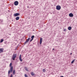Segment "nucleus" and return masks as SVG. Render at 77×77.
I'll list each match as a JSON object with an SVG mask.
<instances>
[{
  "instance_id": "f257e3e1",
  "label": "nucleus",
  "mask_w": 77,
  "mask_h": 77,
  "mask_svg": "<svg viewBox=\"0 0 77 77\" xmlns=\"http://www.w3.org/2000/svg\"><path fill=\"white\" fill-rule=\"evenodd\" d=\"M17 54H13L12 59L13 60H15V58L17 57Z\"/></svg>"
},
{
  "instance_id": "f03ea898",
  "label": "nucleus",
  "mask_w": 77,
  "mask_h": 77,
  "mask_svg": "<svg viewBox=\"0 0 77 77\" xmlns=\"http://www.w3.org/2000/svg\"><path fill=\"white\" fill-rule=\"evenodd\" d=\"M56 9L57 10L59 11V10H60L61 9V7H60V5H57L56 7Z\"/></svg>"
},
{
  "instance_id": "7ed1b4c3",
  "label": "nucleus",
  "mask_w": 77,
  "mask_h": 77,
  "mask_svg": "<svg viewBox=\"0 0 77 77\" xmlns=\"http://www.w3.org/2000/svg\"><path fill=\"white\" fill-rule=\"evenodd\" d=\"M13 71V68H11L10 69V70H9L8 72V75L10 74V72H12Z\"/></svg>"
},
{
  "instance_id": "20e7f679",
  "label": "nucleus",
  "mask_w": 77,
  "mask_h": 77,
  "mask_svg": "<svg viewBox=\"0 0 77 77\" xmlns=\"http://www.w3.org/2000/svg\"><path fill=\"white\" fill-rule=\"evenodd\" d=\"M30 38H29L28 39H26V42L24 43V45H26L27 43L28 42H29V40H30Z\"/></svg>"
},
{
  "instance_id": "39448f33",
  "label": "nucleus",
  "mask_w": 77,
  "mask_h": 77,
  "mask_svg": "<svg viewBox=\"0 0 77 77\" xmlns=\"http://www.w3.org/2000/svg\"><path fill=\"white\" fill-rule=\"evenodd\" d=\"M14 5L15 6H17L18 5V2L17 1H16L14 2Z\"/></svg>"
},
{
  "instance_id": "423d86ee",
  "label": "nucleus",
  "mask_w": 77,
  "mask_h": 77,
  "mask_svg": "<svg viewBox=\"0 0 77 77\" xmlns=\"http://www.w3.org/2000/svg\"><path fill=\"white\" fill-rule=\"evenodd\" d=\"M69 16L70 17H73L74 16V14L72 13H70L69 14Z\"/></svg>"
},
{
  "instance_id": "0eeeda50",
  "label": "nucleus",
  "mask_w": 77,
  "mask_h": 77,
  "mask_svg": "<svg viewBox=\"0 0 77 77\" xmlns=\"http://www.w3.org/2000/svg\"><path fill=\"white\" fill-rule=\"evenodd\" d=\"M14 17H17V16H19V15H20V13H16L14 14Z\"/></svg>"
},
{
  "instance_id": "6e6552de",
  "label": "nucleus",
  "mask_w": 77,
  "mask_h": 77,
  "mask_svg": "<svg viewBox=\"0 0 77 77\" xmlns=\"http://www.w3.org/2000/svg\"><path fill=\"white\" fill-rule=\"evenodd\" d=\"M42 42V38H41L40 40V44H41Z\"/></svg>"
},
{
  "instance_id": "1a4fd4ad",
  "label": "nucleus",
  "mask_w": 77,
  "mask_h": 77,
  "mask_svg": "<svg viewBox=\"0 0 77 77\" xmlns=\"http://www.w3.org/2000/svg\"><path fill=\"white\" fill-rule=\"evenodd\" d=\"M4 49L3 48H0V53H2V52H3V50Z\"/></svg>"
},
{
  "instance_id": "9d476101",
  "label": "nucleus",
  "mask_w": 77,
  "mask_h": 77,
  "mask_svg": "<svg viewBox=\"0 0 77 77\" xmlns=\"http://www.w3.org/2000/svg\"><path fill=\"white\" fill-rule=\"evenodd\" d=\"M19 60L20 62H22L23 61V60L21 59V55H20L19 56Z\"/></svg>"
},
{
  "instance_id": "9b49d317",
  "label": "nucleus",
  "mask_w": 77,
  "mask_h": 77,
  "mask_svg": "<svg viewBox=\"0 0 77 77\" xmlns=\"http://www.w3.org/2000/svg\"><path fill=\"white\" fill-rule=\"evenodd\" d=\"M72 29V27L71 26H69L68 28V29L69 30H71Z\"/></svg>"
},
{
  "instance_id": "f8f14e48",
  "label": "nucleus",
  "mask_w": 77,
  "mask_h": 77,
  "mask_svg": "<svg viewBox=\"0 0 77 77\" xmlns=\"http://www.w3.org/2000/svg\"><path fill=\"white\" fill-rule=\"evenodd\" d=\"M20 19V17H17L16 18V20H18Z\"/></svg>"
},
{
  "instance_id": "ddd939ff",
  "label": "nucleus",
  "mask_w": 77,
  "mask_h": 77,
  "mask_svg": "<svg viewBox=\"0 0 77 77\" xmlns=\"http://www.w3.org/2000/svg\"><path fill=\"white\" fill-rule=\"evenodd\" d=\"M31 75H32V76L35 75V74L33 72H31Z\"/></svg>"
},
{
  "instance_id": "4468645a",
  "label": "nucleus",
  "mask_w": 77,
  "mask_h": 77,
  "mask_svg": "<svg viewBox=\"0 0 77 77\" xmlns=\"http://www.w3.org/2000/svg\"><path fill=\"white\" fill-rule=\"evenodd\" d=\"M13 74H14V75H15V70H13Z\"/></svg>"
},
{
  "instance_id": "2eb2a0df",
  "label": "nucleus",
  "mask_w": 77,
  "mask_h": 77,
  "mask_svg": "<svg viewBox=\"0 0 77 77\" xmlns=\"http://www.w3.org/2000/svg\"><path fill=\"white\" fill-rule=\"evenodd\" d=\"M10 68H13V67L12 66V63H11L10 64Z\"/></svg>"
},
{
  "instance_id": "dca6fc26",
  "label": "nucleus",
  "mask_w": 77,
  "mask_h": 77,
  "mask_svg": "<svg viewBox=\"0 0 77 77\" xmlns=\"http://www.w3.org/2000/svg\"><path fill=\"white\" fill-rule=\"evenodd\" d=\"M25 69L26 71H29V69H28L27 68H25Z\"/></svg>"
},
{
  "instance_id": "f3484780",
  "label": "nucleus",
  "mask_w": 77,
  "mask_h": 77,
  "mask_svg": "<svg viewBox=\"0 0 77 77\" xmlns=\"http://www.w3.org/2000/svg\"><path fill=\"white\" fill-rule=\"evenodd\" d=\"M35 38V36L34 35H32L31 36V38L32 39H33V38Z\"/></svg>"
},
{
  "instance_id": "a211bd4d",
  "label": "nucleus",
  "mask_w": 77,
  "mask_h": 77,
  "mask_svg": "<svg viewBox=\"0 0 77 77\" xmlns=\"http://www.w3.org/2000/svg\"><path fill=\"white\" fill-rule=\"evenodd\" d=\"M75 59H74V60H73L72 62H71V63H74V61H75Z\"/></svg>"
},
{
  "instance_id": "6ab92c4d",
  "label": "nucleus",
  "mask_w": 77,
  "mask_h": 77,
  "mask_svg": "<svg viewBox=\"0 0 77 77\" xmlns=\"http://www.w3.org/2000/svg\"><path fill=\"white\" fill-rule=\"evenodd\" d=\"M3 41H4V40H3V39H1L0 42H3Z\"/></svg>"
},
{
  "instance_id": "aec40b11",
  "label": "nucleus",
  "mask_w": 77,
  "mask_h": 77,
  "mask_svg": "<svg viewBox=\"0 0 77 77\" xmlns=\"http://www.w3.org/2000/svg\"><path fill=\"white\" fill-rule=\"evenodd\" d=\"M46 71V70H45V69H44L43 70V72H45Z\"/></svg>"
},
{
  "instance_id": "412c9836",
  "label": "nucleus",
  "mask_w": 77,
  "mask_h": 77,
  "mask_svg": "<svg viewBox=\"0 0 77 77\" xmlns=\"http://www.w3.org/2000/svg\"><path fill=\"white\" fill-rule=\"evenodd\" d=\"M25 77H29L27 75H26V74H25Z\"/></svg>"
},
{
  "instance_id": "4be33fe9",
  "label": "nucleus",
  "mask_w": 77,
  "mask_h": 77,
  "mask_svg": "<svg viewBox=\"0 0 77 77\" xmlns=\"http://www.w3.org/2000/svg\"><path fill=\"white\" fill-rule=\"evenodd\" d=\"M33 39H32H32L31 40H30V42H32V41H33Z\"/></svg>"
},
{
  "instance_id": "5701e85b",
  "label": "nucleus",
  "mask_w": 77,
  "mask_h": 77,
  "mask_svg": "<svg viewBox=\"0 0 77 77\" xmlns=\"http://www.w3.org/2000/svg\"><path fill=\"white\" fill-rule=\"evenodd\" d=\"M12 74H11V76L10 77H13V76H12Z\"/></svg>"
},
{
  "instance_id": "b1692460",
  "label": "nucleus",
  "mask_w": 77,
  "mask_h": 77,
  "mask_svg": "<svg viewBox=\"0 0 77 77\" xmlns=\"http://www.w3.org/2000/svg\"><path fill=\"white\" fill-rule=\"evenodd\" d=\"M66 31V29H64V31Z\"/></svg>"
},
{
  "instance_id": "393cba45",
  "label": "nucleus",
  "mask_w": 77,
  "mask_h": 77,
  "mask_svg": "<svg viewBox=\"0 0 77 77\" xmlns=\"http://www.w3.org/2000/svg\"><path fill=\"white\" fill-rule=\"evenodd\" d=\"M53 50H54V48L53 49Z\"/></svg>"
},
{
  "instance_id": "a878e982",
  "label": "nucleus",
  "mask_w": 77,
  "mask_h": 77,
  "mask_svg": "<svg viewBox=\"0 0 77 77\" xmlns=\"http://www.w3.org/2000/svg\"><path fill=\"white\" fill-rule=\"evenodd\" d=\"M72 55V53H70V55Z\"/></svg>"
},
{
  "instance_id": "bb28decb",
  "label": "nucleus",
  "mask_w": 77,
  "mask_h": 77,
  "mask_svg": "<svg viewBox=\"0 0 77 77\" xmlns=\"http://www.w3.org/2000/svg\"><path fill=\"white\" fill-rule=\"evenodd\" d=\"M27 7L28 8H29V6H27Z\"/></svg>"
},
{
  "instance_id": "cd10ccee",
  "label": "nucleus",
  "mask_w": 77,
  "mask_h": 77,
  "mask_svg": "<svg viewBox=\"0 0 77 77\" xmlns=\"http://www.w3.org/2000/svg\"><path fill=\"white\" fill-rule=\"evenodd\" d=\"M58 23H59V22H58Z\"/></svg>"
}]
</instances>
